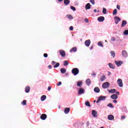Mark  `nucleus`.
<instances>
[{"label": "nucleus", "instance_id": "nucleus-1", "mask_svg": "<svg viewBox=\"0 0 128 128\" xmlns=\"http://www.w3.org/2000/svg\"><path fill=\"white\" fill-rule=\"evenodd\" d=\"M72 72L74 76H76L77 74H78V72H80V70H78V68H74L72 70Z\"/></svg>", "mask_w": 128, "mask_h": 128}, {"label": "nucleus", "instance_id": "nucleus-2", "mask_svg": "<svg viewBox=\"0 0 128 128\" xmlns=\"http://www.w3.org/2000/svg\"><path fill=\"white\" fill-rule=\"evenodd\" d=\"M106 98V96H100L98 98L96 102L98 104V102H100V100H105Z\"/></svg>", "mask_w": 128, "mask_h": 128}, {"label": "nucleus", "instance_id": "nucleus-3", "mask_svg": "<svg viewBox=\"0 0 128 128\" xmlns=\"http://www.w3.org/2000/svg\"><path fill=\"white\" fill-rule=\"evenodd\" d=\"M117 84H118L120 88H122V86H124V84H122V79H118L117 80Z\"/></svg>", "mask_w": 128, "mask_h": 128}, {"label": "nucleus", "instance_id": "nucleus-4", "mask_svg": "<svg viewBox=\"0 0 128 128\" xmlns=\"http://www.w3.org/2000/svg\"><path fill=\"white\" fill-rule=\"evenodd\" d=\"M102 88H110V83H108V82L104 83L102 84Z\"/></svg>", "mask_w": 128, "mask_h": 128}, {"label": "nucleus", "instance_id": "nucleus-5", "mask_svg": "<svg viewBox=\"0 0 128 128\" xmlns=\"http://www.w3.org/2000/svg\"><path fill=\"white\" fill-rule=\"evenodd\" d=\"M114 20H115V24H118V22H120L122 20L118 16H115Z\"/></svg>", "mask_w": 128, "mask_h": 128}, {"label": "nucleus", "instance_id": "nucleus-6", "mask_svg": "<svg viewBox=\"0 0 128 128\" xmlns=\"http://www.w3.org/2000/svg\"><path fill=\"white\" fill-rule=\"evenodd\" d=\"M114 62L116 64L117 66H120L122 64H124V62L122 61H116L115 60Z\"/></svg>", "mask_w": 128, "mask_h": 128}, {"label": "nucleus", "instance_id": "nucleus-7", "mask_svg": "<svg viewBox=\"0 0 128 128\" xmlns=\"http://www.w3.org/2000/svg\"><path fill=\"white\" fill-rule=\"evenodd\" d=\"M59 52L61 56H62V58L66 56V52H64V50H60L59 51Z\"/></svg>", "mask_w": 128, "mask_h": 128}, {"label": "nucleus", "instance_id": "nucleus-8", "mask_svg": "<svg viewBox=\"0 0 128 128\" xmlns=\"http://www.w3.org/2000/svg\"><path fill=\"white\" fill-rule=\"evenodd\" d=\"M90 40H88L85 41V46H87L88 48V46H90Z\"/></svg>", "mask_w": 128, "mask_h": 128}, {"label": "nucleus", "instance_id": "nucleus-9", "mask_svg": "<svg viewBox=\"0 0 128 128\" xmlns=\"http://www.w3.org/2000/svg\"><path fill=\"white\" fill-rule=\"evenodd\" d=\"M98 20L100 22H102L104 20V17L102 16H99L98 18Z\"/></svg>", "mask_w": 128, "mask_h": 128}, {"label": "nucleus", "instance_id": "nucleus-10", "mask_svg": "<svg viewBox=\"0 0 128 128\" xmlns=\"http://www.w3.org/2000/svg\"><path fill=\"white\" fill-rule=\"evenodd\" d=\"M78 94L80 95L82 94H84V89L82 88H80L78 91Z\"/></svg>", "mask_w": 128, "mask_h": 128}, {"label": "nucleus", "instance_id": "nucleus-11", "mask_svg": "<svg viewBox=\"0 0 128 128\" xmlns=\"http://www.w3.org/2000/svg\"><path fill=\"white\" fill-rule=\"evenodd\" d=\"M97 114H98V112H96V110H92V116L94 118H96L98 116Z\"/></svg>", "mask_w": 128, "mask_h": 128}, {"label": "nucleus", "instance_id": "nucleus-12", "mask_svg": "<svg viewBox=\"0 0 128 128\" xmlns=\"http://www.w3.org/2000/svg\"><path fill=\"white\" fill-rule=\"evenodd\" d=\"M46 118H48V116H46V114H44L41 115L40 118H41V120H46Z\"/></svg>", "mask_w": 128, "mask_h": 128}, {"label": "nucleus", "instance_id": "nucleus-13", "mask_svg": "<svg viewBox=\"0 0 128 128\" xmlns=\"http://www.w3.org/2000/svg\"><path fill=\"white\" fill-rule=\"evenodd\" d=\"M122 56L124 58H127L128 57V52L126 50L122 51Z\"/></svg>", "mask_w": 128, "mask_h": 128}, {"label": "nucleus", "instance_id": "nucleus-14", "mask_svg": "<svg viewBox=\"0 0 128 128\" xmlns=\"http://www.w3.org/2000/svg\"><path fill=\"white\" fill-rule=\"evenodd\" d=\"M70 108H64V114H68V112H70Z\"/></svg>", "mask_w": 128, "mask_h": 128}, {"label": "nucleus", "instance_id": "nucleus-15", "mask_svg": "<svg viewBox=\"0 0 128 128\" xmlns=\"http://www.w3.org/2000/svg\"><path fill=\"white\" fill-rule=\"evenodd\" d=\"M108 66L110 68H112V70H114V68H116V66L112 63H109Z\"/></svg>", "mask_w": 128, "mask_h": 128}, {"label": "nucleus", "instance_id": "nucleus-16", "mask_svg": "<svg viewBox=\"0 0 128 128\" xmlns=\"http://www.w3.org/2000/svg\"><path fill=\"white\" fill-rule=\"evenodd\" d=\"M109 94H116V89H111L108 90Z\"/></svg>", "mask_w": 128, "mask_h": 128}, {"label": "nucleus", "instance_id": "nucleus-17", "mask_svg": "<svg viewBox=\"0 0 128 128\" xmlns=\"http://www.w3.org/2000/svg\"><path fill=\"white\" fill-rule=\"evenodd\" d=\"M108 118L109 120H112L114 118V116L110 114L108 116Z\"/></svg>", "mask_w": 128, "mask_h": 128}, {"label": "nucleus", "instance_id": "nucleus-18", "mask_svg": "<svg viewBox=\"0 0 128 128\" xmlns=\"http://www.w3.org/2000/svg\"><path fill=\"white\" fill-rule=\"evenodd\" d=\"M110 98L112 100H116L118 98V95L116 94H114L111 96Z\"/></svg>", "mask_w": 128, "mask_h": 128}, {"label": "nucleus", "instance_id": "nucleus-19", "mask_svg": "<svg viewBox=\"0 0 128 128\" xmlns=\"http://www.w3.org/2000/svg\"><path fill=\"white\" fill-rule=\"evenodd\" d=\"M70 0H64V4L68 6L70 4Z\"/></svg>", "mask_w": 128, "mask_h": 128}, {"label": "nucleus", "instance_id": "nucleus-20", "mask_svg": "<svg viewBox=\"0 0 128 128\" xmlns=\"http://www.w3.org/2000/svg\"><path fill=\"white\" fill-rule=\"evenodd\" d=\"M30 88L28 86H26L25 88V92H30Z\"/></svg>", "mask_w": 128, "mask_h": 128}, {"label": "nucleus", "instance_id": "nucleus-21", "mask_svg": "<svg viewBox=\"0 0 128 128\" xmlns=\"http://www.w3.org/2000/svg\"><path fill=\"white\" fill-rule=\"evenodd\" d=\"M85 8L86 10H90V4L88 3L86 5Z\"/></svg>", "mask_w": 128, "mask_h": 128}, {"label": "nucleus", "instance_id": "nucleus-22", "mask_svg": "<svg viewBox=\"0 0 128 128\" xmlns=\"http://www.w3.org/2000/svg\"><path fill=\"white\" fill-rule=\"evenodd\" d=\"M60 72L61 74H65V72H66V70L64 68H61L60 70Z\"/></svg>", "mask_w": 128, "mask_h": 128}, {"label": "nucleus", "instance_id": "nucleus-23", "mask_svg": "<svg viewBox=\"0 0 128 128\" xmlns=\"http://www.w3.org/2000/svg\"><path fill=\"white\" fill-rule=\"evenodd\" d=\"M76 50H77L76 47H74L71 50H70V52H76Z\"/></svg>", "mask_w": 128, "mask_h": 128}, {"label": "nucleus", "instance_id": "nucleus-24", "mask_svg": "<svg viewBox=\"0 0 128 128\" xmlns=\"http://www.w3.org/2000/svg\"><path fill=\"white\" fill-rule=\"evenodd\" d=\"M106 76L104 75H103L100 76V82H104V80H106Z\"/></svg>", "mask_w": 128, "mask_h": 128}, {"label": "nucleus", "instance_id": "nucleus-25", "mask_svg": "<svg viewBox=\"0 0 128 128\" xmlns=\"http://www.w3.org/2000/svg\"><path fill=\"white\" fill-rule=\"evenodd\" d=\"M86 84H87V86H90V80L88 78L86 79Z\"/></svg>", "mask_w": 128, "mask_h": 128}, {"label": "nucleus", "instance_id": "nucleus-26", "mask_svg": "<svg viewBox=\"0 0 128 128\" xmlns=\"http://www.w3.org/2000/svg\"><path fill=\"white\" fill-rule=\"evenodd\" d=\"M82 86V82L79 81V82H77V86H80H80Z\"/></svg>", "mask_w": 128, "mask_h": 128}, {"label": "nucleus", "instance_id": "nucleus-27", "mask_svg": "<svg viewBox=\"0 0 128 128\" xmlns=\"http://www.w3.org/2000/svg\"><path fill=\"white\" fill-rule=\"evenodd\" d=\"M100 88H98V87H96L94 88V92H100Z\"/></svg>", "mask_w": 128, "mask_h": 128}, {"label": "nucleus", "instance_id": "nucleus-28", "mask_svg": "<svg viewBox=\"0 0 128 128\" xmlns=\"http://www.w3.org/2000/svg\"><path fill=\"white\" fill-rule=\"evenodd\" d=\"M46 98V96L45 95H43L41 96L40 100H42V102H44V100Z\"/></svg>", "mask_w": 128, "mask_h": 128}, {"label": "nucleus", "instance_id": "nucleus-29", "mask_svg": "<svg viewBox=\"0 0 128 128\" xmlns=\"http://www.w3.org/2000/svg\"><path fill=\"white\" fill-rule=\"evenodd\" d=\"M126 24H128L126 21V20L122 21V24L121 26H122V27L124 26H126Z\"/></svg>", "mask_w": 128, "mask_h": 128}, {"label": "nucleus", "instance_id": "nucleus-30", "mask_svg": "<svg viewBox=\"0 0 128 128\" xmlns=\"http://www.w3.org/2000/svg\"><path fill=\"white\" fill-rule=\"evenodd\" d=\"M110 54L112 56L113 58H114V56H116V52H114L112 51L110 52Z\"/></svg>", "mask_w": 128, "mask_h": 128}, {"label": "nucleus", "instance_id": "nucleus-31", "mask_svg": "<svg viewBox=\"0 0 128 128\" xmlns=\"http://www.w3.org/2000/svg\"><path fill=\"white\" fill-rule=\"evenodd\" d=\"M116 14H118V10H116V9H114L113 11V16H116Z\"/></svg>", "mask_w": 128, "mask_h": 128}, {"label": "nucleus", "instance_id": "nucleus-32", "mask_svg": "<svg viewBox=\"0 0 128 128\" xmlns=\"http://www.w3.org/2000/svg\"><path fill=\"white\" fill-rule=\"evenodd\" d=\"M68 65V60L64 61V66H66Z\"/></svg>", "mask_w": 128, "mask_h": 128}, {"label": "nucleus", "instance_id": "nucleus-33", "mask_svg": "<svg viewBox=\"0 0 128 128\" xmlns=\"http://www.w3.org/2000/svg\"><path fill=\"white\" fill-rule=\"evenodd\" d=\"M85 105L86 106H90V102L88 101H86L85 102Z\"/></svg>", "mask_w": 128, "mask_h": 128}, {"label": "nucleus", "instance_id": "nucleus-34", "mask_svg": "<svg viewBox=\"0 0 128 128\" xmlns=\"http://www.w3.org/2000/svg\"><path fill=\"white\" fill-rule=\"evenodd\" d=\"M67 17L69 20H72L74 18V17H72V16L70 14L67 15Z\"/></svg>", "mask_w": 128, "mask_h": 128}, {"label": "nucleus", "instance_id": "nucleus-35", "mask_svg": "<svg viewBox=\"0 0 128 128\" xmlns=\"http://www.w3.org/2000/svg\"><path fill=\"white\" fill-rule=\"evenodd\" d=\"M98 46H101L102 48H104V44H102V43L101 42H98Z\"/></svg>", "mask_w": 128, "mask_h": 128}, {"label": "nucleus", "instance_id": "nucleus-36", "mask_svg": "<svg viewBox=\"0 0 128 128\" xmlns=\"http://www.w3.org/2000/svg\"><path fill=\"white\" fill-rule=\"evenodd\" d=\"M22 104L23 106H26V100H24L22 102Z\"/></svg>", "mask_w": 128, "mask_h": 128}, {"label": "nucleus", "instance_id": "nucleus-37", "mask_svg": "<svg viewBox=\"0 0 128 128\" xmlns=\"http://www.w3.org/2000/svg\"><path fill=\"white\" fill-rule=\"evenodd\" d=\"M58 66H60V63L57 62V63L56 64V65H54V68H58Z\"/></svg>", "mask_w": 128, "mask_h": 128}, {"label": "nucleus", "instance_id": "nucleus-38", "mask_svg": "<svg viewBox=\"0 0 128 128\" xmlns=\"http://www.w3.org/2000/svg\"><path fill=\"white\" fill-rule=\"evenodd\" d=\"M102 13L104 14H106V8H103Z\"/></svg>", "mask_w": 128, "mask_h": 128}, {"label": "nucleus", "instance_id": "nucleus-39", "mask_svg": "<svg viewBox=\"0 0 128 128\" xmlns=\"http://www.w3.org/2000/svg\"><path fill=\"white\" fill-rule=\"evenodd\" d=\"M124 34L125 35V36H128V30H125L124 32Z\"/></svg>", "mask_w": 128, "mask_h": 128}, {"label": "nucleus", "instance_id": "nucleus-40", "mask_svg": "<svg viewBox=\"0 0 128 128\" xmlns=\"http://www.w3.org/2000/svg\"><path fill=\"white\" fill-rule=\"evenodd\" d=\"M108 106H110V108H114V106H112V104L110 103L108 104Z\"/></svg>", "mask_w": 128, "mask_h": 128}, {"label": "nucleus", "instance_id": "nucleus-41", "mask_svg": "<svg viewBox=\"0 0 128 128\" xmlns=\"http://www.w3.org/2000/svg\"><path fill=\"white\" fill-rule=\"evenodd\" d=\"M90 2H91L92 4H95L94 0H90Z\"/></svg>", "mask_w": 128, "mask_h": 128}, {"label": "nucleus", "instance_id": "nucleus-42", "mask_svg": "<svg viewBox=\"0 0 128 128\" xmlns=\"http://www.w3.org/2000/svg\"><path fill=\"white\" fill-rule=\"evenodd\" d=\"M70 8H71V10H76V8H75L74 6H70Z\"/></svg>", "mask_w": 128, "mask_h": 128}, {"label": "nucleus", "instance_id": "nucleus-43", "mask_svg": "<svg viewBox=\"0 0 128 128\" xmlns=\"http://www.w3.org/2000/svg\"><path fill=\"white\" fill-rule=\"evenodd\" d=\"M114 40H116V38H115L112 37V38H111V41L112 42H114Z\"/></svg>", "mask_w": 128, "mask_h": 128}, {"label": "nucleus", "instance_id": "nucleus-44", "mask_svg": "<svg viewBox=\"0 0 128 128\" xmlns=\"http://www.w3.org/2000/svg\"><path fill=\"white\" fill-rule=\"evenodd\" d=\"M69 28L70 30H74V27L72 26H70Z\"/></svg>", "mask_w": 128, "mask_h": 128}, {"label": "nucleus", "instance_id": "nucleus-45", "mask_svg": "<svg viewBox=\"0 0 128 128\" xmlns=\"http://www.w3.org/2000/svg\"><path fill=\"white\" fill-rule=\"evenodd\" d=\"M126 118L125 116H121V120H124Z\"/></svg>", "mask_w": 128, "mask_h": 128}, {"label": "nucleus", "instance_id": "nucleus-46", "mask_svg": "<svg viewBox=\"0 0 128 128\" xmlns=\"http://www.w3.org/2000/svg\"><path fill=\"white\" fill-rule=\"evenodd\" d=\"M44 58H48V54H44Z\"/></svg>", "mask_w": 128, "mask_h": 128}, {"label": "nucleus", "instance_id": "nucleus-47", "mask_svg": "<svg viewBox=\"0 0 128 128\" xmlns=\"http://www.w3.org/2000/svg\"><path fill=\"white\" fill-rule=\"evenodd\" d=\"M116 8L118 10H120V5H117Z\"/></svg>", "mask_w": 128, "mask_h": 128}, {"label": "nucleus", "instance_id": "nucleus-48", "mask_svg": "<svg viewBox=\"0 0 128 128\" xmlns=\"http://www.w3.org/2000/svg\"><path fill=\"white\" fill-rule=\"evenodd\" d=\"M84 20V22H88V18H85Z\"/></svg>", "mask_w": 128, "mask_h": 128}, {"label": "nucleus", "instance_id": "nucleus-49", "mask_svg": "<svg viewBox=\"0 0 128 128\" xmlns=\"http://www.w3.org/2000/svg\"><path fill=\"white\" fill-rule=\"evenodd\" d=\"M60 84H62V82H59L57 84L58 86H60Z\"/></svg>", "mask_w": 128, "mask_h": 128}, {"label": "nucleus", "instance_id": "nucleus-50", "mask_svg": "<svg viewBox=\"0 0 128 128\" xmlns=\"http://www.w3.org/2000/svg\"><path fill=\"white\" fill-rule=\"evenodd\" d=\"M52 90V87L51 86H48V92H50V90Z\"/></svg>", "mask_w": 128, "mask_h": 128}, {"label": "nucleus", "instance_id": "nucleus-51", "mask_svg": "<svg viewBox=\"0 0 128 128\" xmlns=\"http://www.w3.org/2000/svg\"><path fill=\"white\" fill-rule=\"evenodd\" d=\"M113 102H114V104H116V102H118V100H113Z\"/></svg>", "mask_w": 128, "mask_h": 128}, {"label": "nucleus", "instance_id": "nucleus-52", "mask_svg": "<svg viewBox=\"0 0 128 128\" xmlns=\"http://www.w3.org/2000/svg\"><path fill=\"white\" fill-rule=\"evenodd\" d=\"M48 68L50 69V68H52V66L51 65H49V66H48Z\"/></svg>", "mask_w": 128, "mask_h": 128}, {"label": "nucleus", "instance_id": "nucleus-53", "mask_svg": "<svg viewBox=\"0 0 128 128\" xmlns=\"http://www.w3.org/2000/svg\"><path fill=\"white\" fill-rule=\"evenodd\" d=\"M56 64V62L54 61L52 62V64L54 65Z\"/></svg>", "mask_w": 128, "mask_h": 128}, {"label": "nucleus", "instance_id": "nucleus-54", "mask_svg": "<svg viewBox=\"0 0 128 128\" xmlns=\"http://www.w3.org/2000/svg\"><path fill=\"white\" fill-rule=\"evenodd\" d=\"M110 74H112V73H110V72H108V76H110Z\"/></svg>", "mask_w": 128, "mask_h": 128}, {"label": "nucleus", "instance_id": "nucleus-55", "mask_svg": "<svg viewBox=\"0 0 128 128\" xmlns=\"http://www.w3.org/2000/svg\"><path fill=\"white\" fill-rule=\"evenodd\" d=\"M92 76H96V73L92 74Z\"/></svg>", "mask_w": 128, "mask_h": 128}, {"label": "nucleus", "instance_id": "nucleus-56", "mask_svg": "<svg viewBox=\"0 0 128 128\" xmlns=\"http://www.w3.org/2000/svg\"><path fill=\"white\" fill-rule=\"evenodd\" d=\"M92 48H94V46H92L90 48V50H92Z\"/></svg>", "mask_w": 128, "mask_h": 128}, {"label": "nucleus", "instance_id": "nucleus-57", "mask_svg": "<svg viewBox=\"0 0 128 128\" xmlns=\"http://www.w3.org/2000/svg\"><path fill=\"white\" fill-rule=\"evenodd\" d=\"M96 12V10L94 9V12Z\"/></svg>", "mask_w": 128, "mask_h": 128}, {"label": "nucleus", "instance_id": "nucleus-58", "mask_svg": "<svg viewBox=\"0 0 128 128\" xmlns=\"http://www.w3.org/2000/svg\"><path fill=\"white\" fill-rule=\"evenodd\" d=\"M64 0H58V2H62Z\"/></svg>", "mask_w": 128, "mask_h": 128}, {"label": "nucleus", "instance_id": "nucleus-59", "mask_svg": "<svg viewBox=\"0 0 128 128\" xmlns=\"http://www.w3.org/2000/svg\"><path fill=\"white\" fill-rule=\"evenodd\" d=\"M116 94L118 95L120 94V92H116Z\"/></svg>", "mask_w": 128, "mask_h": 128}, {"label": "nucleus", "instance_id": "nucleus-60", "mask_svg": "<svg viewBox=\"0 0 128 128\" xmlns=\"http://www.w3.org/2000/svg\"><path fill=\"white\" fill-rule=\"evenodd\" d=\"M104 128V126H102V127H101V128Z\"/></svg>", "mask_w": 128, "mask_h": 128}, {"label": "nucleus", "instance_id": "nucleus-61", "mask_svg": "<svg viewBox=\"0 0 128 128\" xmlns=\"http://www.w3.org/2000/svg\"><path fill=\"white\" fill-rule=\"evenodd\" d=\"M94 102H96V100H94Z\"/></svg>", "mask_w": 128, "mask_h": 128}, {"label": "nucleus", "instance_id": "nucleus-62", "mask_svg": "<svg viewBox=\"0 0 128 128\" xmlns=\"http://www.w3.org/2000/svg\"><path fill=\"white\" fill-rule=\"evenodd\" d=\"M105 42H106V40Z\"/></svg>", "mask_w": 128, "mask_h": 128}, {"label": "nucleus", "instance_id": "nucleus-63", "mask_svg": "<svg viewBox=\"0 0 128 128\" xmlns=\"http://www.w3.org/2000/svg\"><path fill=\"white\" fill-rule=\"evenodd\" d=\"M105 0V1H106V0Z\"/></svg>", "mask_w": 128, "mask_h": 128}]
</instances>
